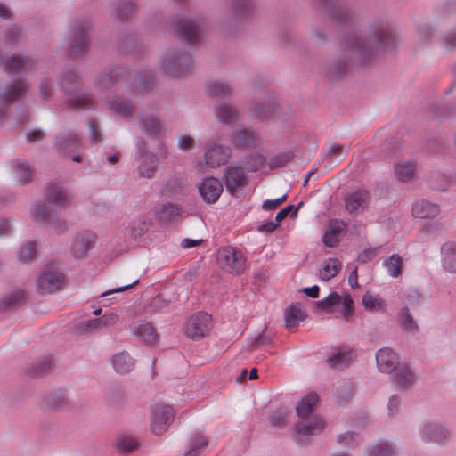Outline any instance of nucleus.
Returning a JSON list of instances; mask_svg holds the SVG:
<instances>
[{"label": "nucleus", "instance_id": "nucleus-29", "mask_svg": "<svg viewBox=\"0 0 456 456\" xmlns=\"http://www.w3.org/2000/svg\"><path fill=\"white\" fill-rule=\"evenodd\" d=\"M133 334L143 343L153 346L158 341V335L150 322H142L134 330Z\"/></svg>", "mask_w": 456, "mask_h": 456}, {"label": "nucleus", "instance_id": "nucleus-17", "mask_svg": "<svg viewBox=\"0 0 456 456\" xmlns=\"http://www.w3.org/2000/svg\"><path fill=\"white\" fill-rule=\"evenodd\" d=\"M370 193L365 190L356 191L345 197V206L348 212L354 213L364 209L370 201Z\"/></svg>", "mask_w": 456, "mask_h": 456}, {"label": "nucleus", "instance_id": "nucleus-50", "mask_svg": "<svg viewBox=\"0 0 456 456\" xmlns=\"http://www.w3.org/2000/svg\"><path fill=\"white\" fill-rule=\"evenodd\" d=\"M110 109L122 117H129L134 111V108L130 103L120 99L111 101L110 102Z\"/></svg>", "mask_w": 456, "mask_h": 456}, {"label": "nucleus", "instance_id": "nucleus-12", "mask_svg": "<svg viewBox=\"0 0 456 456\" xmlns=\"http://www.w3.org/2000/svg\"><path fill=\"white\" fill-rule=\"evenodd\" d=\"M86 28H87L83 25L75 29L71 35L70 45L69 49V55L70 57H77L87 50L89 40Z\"/></svg>", "mask_w": 456, "mask_h": 456}, {"label": "nucleus", "instance_id": "nucleus-46", "mask_svg": "<svg viewBox=\"0 0 456 456\" xmlns=\"http://www.w3.org/2000/svg\"><path fill=\"white\" fill-rule=\"evenodd\" d=\"M141 163L138 167V173L140 177L142 178H151L152 177L156 167H157V162L156 159L153 155H151L146 158L139 159Z\"/></svg>", "mask_w": 456, "mask_h": 456}, {"label": "nucleus", "instance_id": "nucleus-24", "mask_svg": "<svg viewBox=\"0 0 456 456\" xmlns=\"http://www.w3.org/2000/svg\"><path fill=\"white\" fill-rule=\"evenodd\" d=\"M325 426V421L321 417H314L311 421L296 423L294 428L298 435L307 436L320 434Z\"/></svg>", "mask_w": 456, "mask_h": 456}, {"label": "nucleus", "instance_id": "nucleus-58", "mask_svg": "<svg viewBox=\"0 0 456 456\" xmlns=\"http://www.w3.org/2000/svg\"><path fill=\"white\" fill-rule=\"evenodd\" d=\"M135 12L132 3L124 1L117 7V16L120 20L128 19Z\"/></svg>", "mask_w": 456, "mask_h": 456}, {"label": "nucleus", "instance_id": "nucleus-14", "mask_svg": "<svg viewBox=\"0 0 456 456\" xmlns=\"http://www.w3.org/2000/svg\"><path fill=\"white\" fill-rule=\"evenodd\" d=\"M70 196L65 189L57 183H49L45 189V200L53 205L65 206L70 201Z\"/></svg>", "mask_w": 456, "mask_h": 456}, {"label": "nucleus", "instance_id": "nucleus-40", "mask_svg": "<svg viewBox=\"0 0 456 456\" xmlns=\"http://www.w3.org/2000/svg\"><path fill=\"white\" fill-rule=\"evenodd\" d=\"M216 115L220 121L230 123L239 118L240 111L233 105L220 104L216 107Z\"/></svg>", "mask_w": 456, "mask_h": 456}, {"label": "nucleus", "instance_id": "nucleus-42", "mask_svg": "<svg viewBox=\"0 0 456 456\" xmlns=\"http://www.w3.org/2000/svg\"><path fill=\"white\" fill-rule=\"evenodd\" d=\"M112 363L116 371L119 373H126L134 366V362L126 352L115 354L112 358Z\"/></svg>", "mask_w": 456, "mask_h": 456}, {"label": "nucleus", "instance_id": "nucleus-23", "mask_svg": "<svg viewBox=\"0 0 456 456\" xmlns=\"http://www.w3.org/2000/svg\"><path fill=\"white\" fill-rule=\"evenodd\" d=\"M139 126L142 132L148 135H157L164 129L161 121L157 117L146 113L139 115Z\"/></svg>", "mask_w": 456, "mask_h": 456}, {"label": "nucleus", "instance_id": "nucleus-4", "mask_svg": "<svg viewBox=\"0 0 456 456\" xmlns=\"http://www.w3.org/2000/svg\"><path fill=\"white\" fill-rule=\"evenodd\" d=\"M192 60L185 53L170 51L166 53L162 61V69L167 74L183 76L191 67Z\"/></svg>", "mask_w": 456, "mask_h": 456}, {"label": "nucleus", "instance_id": "nucleus-38", "mask_svg": "<svg viewBox=\"0 0 456 456\" xmlns=\"http://www.w3.org/2000/svg\"><path fill=\"white\" fill-rule=\"evenodd\" d=\"M319 397L316 393H309L303 397L296 407L297 414L300 418H306L312 411L314 405L318 403Z\"/></svg>", "mask_w": 456, "mask_h": 456}, {"label": "nucleus", "instance_id": "nucleus-49", "mask_svg": "<svg viewBox=\"0 0 456 456\" xmlns=\"http://www.w3.org/2000/svg\"><path fill=\"white\" fill-rule=\"evenodd\" d=\"M341 302V297L337 292H331L325 298L314 302V311L319 313L322 310L328 309L330 306L338 305Z\"/></svg>", "mask_w": 456, "mask_h": 456}, {"label": "nucleus", "instance_id": "nucleus-55", "mask_svg": "<svg viewBox=\"0 0 456 456\" xmlns=\"http://www.w3.org/2000/svg\"><path fill=\"white\" fill-rule=\"evenodd\" d=\"M137 446L136 441L132 437L121 436L117 439V449L121 453L133 452Z\"/></svg>", "mask_w": 456, "mask_h": 456}, {"label": "nucleus", "instance_id": "nucleus-36", "mask_svg": "<svg viewBox=\"0 0 456 456\" xmlns=\"http://www.w3.org/2000/svg\"><path fill=\"white\" fill-rule=\"evenodd\" d=\"M208 444V440L202 435L192 434L189 438L187 450L183 456H199Z\"/></svg>", "mask_w": 456, "mask_h": 456}, {"label": "nucleus", "instance_id": "nucleus-27", "mask_svg": "<svg viewBox=\"0 0 456 456\" xmlns=\"http://www.w3.org/2000/svg\"><path fill=\"white\" fill-rule=\"evenodd\" d=\"M306 318L305 312L298 303L289 305L284 311V321L286 328L296 327L300 322Z\"/></svg>", "mask_w": 456, "mask_h": 456}, {"label": "nucleus", "instance_id": "nucleus-30", "mask_svg": "<svg viewBox=\"0 0 456 456\" xmlns=\"http://www.w3.org/2000/svg\"><path fill=\"white\" fill-rule=\"evenodd\" d=\"M399 327L405 332L412 333L419 330L417 321L413 318L408 306H403L397 314Z\"/></svg>", "mask_w": 456, "mask_h": 456}, {"label": "nucleus", "instance_id": "nucleus-48", "mask_svg": "<svg viewBox=\"0 0 456 456\" xmlns=\"http://www.w3.org/2000/svg\"><path fill=\"white\" fill-rule=\"evenodd\" d=\"M362 305L368 311H378L383 309L386 305L385 300L379 296L366 292L362 297Z\"/></svg>", "mask_w": 456, "mask_h": 456}, {"label": "nucleus", "instance_id": "nucleus-5", "mask_svg": "<svg viewBox=\"0 0 456 456\" xmlns=\"http://www.w3.org/2000/svg\"><path fill=\"white\" fill-rule=\"evenodd\" d=\"M175 414L169 405L156 403L151 408V431L156 435L166 432L174 419Z\"/></svg>", "mask_w": 456, "mask_h": 456}, {"label": "nucleus", "instance_id": "nucleus-60", "mask_svg": "<svg viewBox=\"0 0 456 456\" xmlns=\"http://www.w3.org/2000/svg\"><path fill=\"white\" fill-rule=\"evenodd\" d=\"M184 184L181 181L174 179L167 183L166 190L171 195H177L184 191Z\"/></svg>", "mask_w": 456, "mask_h": 456}, {"label": "nucleus", "instance_id": "nucleus-26", "mask_svg": "<svg viewBox=\"0 0 456 456\" xmlns=\"http://www.w3.org/2000/svg\"><path fill=\"white\" fill-rule=\"evenodd\" d=\"M155 216L160 222H177L181 218V209L176 205L164 203L155 210Z\"/></svg>", "mask_w": 456, "mask_h": 456}, {"label": "nucleus", "instance_id": "nucleus-32", "mask_svg": "<svg viewBox=\"0 0 456 456\" xmlns=\"http://www.w3.org/2000/svg\"><path fill=\"white\" fill-rule=\"evenodd\" d=\"M44 404L50 410L61 411L69 405V401L61 391H54L45 397Z\"/></svg>", "mask_w": 456, "mask_h": 456}, {"label": "nucleus", "instance_id": "nucleus-21", "mask_svg": "<svg viewBox=\"0 0 456 456\" xmlns=\"http://www.w3.org/2000/svg\"><path fill=\"white\" fill-rule=\"evenodd\" d=\"M0 63L6 72L27 70L33 66V61L28 56H12L9 58H1Z\"/></svg>", "mask_w": 456, "mask_h": 456}, {"label": "nucleus", "instance_id": "nucleus-9", "mask_svg": "<svg viewBox=\"0 0 456 456\" xmlns=\"http://www.w3.org/2000/svg\"><path fill=\"white\" fill-rule=\"evenodd\" d=\"M223 181L226 190L233 195L238 189L246 183V175L243 167L239 166H229L223 174Z\"/></svg>", "mask_w": 456, "mask_h": 456}, {"label": "nucleus", "instance_id": "nucleus-52", "mask_svg": "<svg viewBox=\"0 0 456 456\" xmlns=\"http://www.w3.org/2000/svg\"><path fill=\"white\" fill-rule=\"evenodd\" d=\"M270 424L273 428H281L288 425V411L286 408L276 409L270 417Z\"/></svg>", "mask_w": 456, "mask_h": 456}, {"label": "nucleus", "instance_id": "nucleus-47", "mask_svg": "<svg viewBox=\"0 0 456 456\" xmlns=\"http://www.w3.org/2000/svg\"><path fill=\"white\" fill-rule=\"evenodd\" d=\"M14 174L18 182L21 184H27L31 179V169L28 164L24 160H18L15 162Z\"/></svg>", "mask_w": 456, "mask_h": 456}, {"label": "nucleus", "instance_id": "nucleus-39", "mask_svg": "<svg viewBox=\"0 0 456 456\" xmlns=\"http://www.w3.org/2000/svg\"><path fill=\"white\" fill-rule=\"evenodd\" d=\"M341 266V263L338 258H329L325 261L322 268L319 270L318 276L321 280L328 281L339 273Z\"/></svg>", "mask_w": 456, "mask_h": 456}, {"label": "nucleus", "instance_id": "nucleus-54", "mask_svg": "<svg viewBox=\"0 0 456 456\" xmlns=\"http://www.w3.org/2000/svg\"><path fill=\"white\" fill-rule=\"evenodd\" d=\"M37 245L35 242H28L21 247L18 252L19 261L27 263L32 260L36 256Z\"/></svg>", "mask_w": 456, "mask_h": 456}, {"label": "nucleus", "instance_id": "nucleus-34", "mask_svg": "<svg viewBox=\"0 0 456 456\" xmlns=\"http://www.w3.org/2000/svg\"><path fill=\"white\" fill-rule=\"evenodd\" d=\"M232 92V86L223 80H216L207 86V94L214 98H226L230 96Z\"/></svg>", "mask_w": 456, "mask_h": 456}, {"label": "nucleus", "instance_id": "nucleus-2", "mask_svg": "<svg viewBox=\"0 0 456 456\" xmlns=\"http://www.w3.org/2000/svg\"><path fill=\"white\" fill-rule=\"evenodd\" d=\"M212 328V317L210 314L200 312L193 314L184 324V335L193 340L206 337Z\"/></svg>", "mask_w": 456, "mask_h": 456}, {"label": "nucleus", "instance_id": "nucleus-18", "mask_svg": "<svg viewBox=\"0 0 456 456\" xmlns=\"http://www.w3.org/2000/svg\"><path fill=\"white\" fill-rule=\"evenodd\" d=\"M126 75V69L124 68H117L109 72H102L96 77L95 86L98 89L110 88L118 80L125 78Z\"/></svg>", "mask_w": 456, "mask_h": 456}, {"label": "nucleus", "instance_id": "nucleus-35", "mask_svg": "<svg viewBox=\"0 0 456 456\" xmlns=\"http://www.w3.org/2000/svg\"><path fill=\"white\" fill-rule=\"evenodd\" d=\"M151 225L150 219L138 217L129 223L127 232L131 238L136 240L143 236L149 231Z\"/></svg>", "mask_w": 456, "mask_h": 456}, {"label": "nucleus", "instance_id": "nucleus-25", "mask_svg": "<svg viewBox=\"0 0 456 456\" xmlns=\"http://www.w3.org/2000/svg\"><path fill=\"white\" fill-rule=\"evenodd\" d=\"M411 212L414 217L425 219L436 217L439 214L440 209L436 204L422 200L416 201L412 205Z\"/></svg>", "mask_w": 456, "mask_h": 456}, {"label": "nucleus", "instance_id": "nucleus-22", "mask_svg": "<svg viewBox=\"0 0 456 456\" xmlns=\"http://www.w3.org/2000/svg\"><path fill=\"white\" fill-rule=\"evenodd\" d=\"M28 90V86L22 80L16 81L13 85L5 88L0 94V105L5 107L17 101Z\"/></svg>", "mask_w": 456, "mask_h": 456}, {"label": "nucleus", "instance_id": "nucleus-15", "mask_svg": "<svg viewBox=\"0 0 456 456\" xmlns=\"http://www.w3.org/2000/svg\"><path fill=\"white\" fill-rule=\"evenodd\" d=\"M377 365L380 371L391 373L397 370L398 356L389 347L379 349L376 354Z\"/></svg>", "mask_w": 456, "mask_h": 456}, {"label": "nucleus", "instance_id": "nucleus-3", "mask_svg": "<svg viewBox=\"0 0 456 456\" xmlns=\"http://www.w3.org/2000/svg\"><path fill=\"white\" fill-rule=\"evenodd\" d=\"M216 261L218 265L232 274H240L245 269V258L232 247H224L217 251Z\"/></svg>", "mask_w": 456, "mask_h": 456}, {"label": "nucleus", "instance_id": "nucleus-7", "mask_svg": "<svg viewBox=\"0 0 456 456\" xmlns=\"http://www.w3.org/2000/svg\"><path fill=\"white\" fill-rule=\"evenodd\" d=\"M96 235L90 231H84L76 235L71 244V254L75 258H84L94 246Z\"/></svg>", "mask_w": 456, "mask_h": 456}, {"label": "nucleus", "instance_id": "nucleus-41", "mask_svg": "<svg viewBox=\"0 0 456 456\" xmlns=\"http://www.w3.org/2000/svg\"><path fill=\"white\" fill-rule=\"evenodd\" d=\"M416 164L412 161L400 162L395 165V171L399 181L410 182L415 174Z\"/></svg>", "mask_w": 456, "mask_h": 456}, {"label": "nucleus", "instance_id": "nucleus-61", "mask_svg": "<svg viewBox=\"0 0 456 456\" xmlns=\"http://www.w3.org/2000/svg\"><path fill=\"white\" fill-rule=\"evenodd\" d=\"M303 205V202H300L298 204L297 207H294L293 205H289L287 206L286 208H282L281 210H280L277 214H276V216H275V221H277L279 224L281 221H282L284 218L287 217V216L291 212L293 211V216H297V213L298 211V209L300 208V207Z\"/></svg>", "mask_w": 456, "mask_h": 456}, {"label": "nucleus", "instance_id": "nucleus-64", "mask_svg": "<svg viewBox=\"0 0 456 456\" xmlns=\"http://www.w3.org/2000/svg\"><path fill=\"white\" fill-rule=\"evenodd\" d=\"M178 146L181 150H190L194 146V140L191 136L182 135L178 141Z\"/></svg>", "mask_w": 456, "mask_h": 456}, {"label": "nucleus", "instance_id": "nucleus-16", "mask_svg": "<svg viewBox=\"0 0 456 456\" xmlns=\"http://www.w3.org/2000/svg\"><path fill=\"white\" fill-rule=\"evenodd\" d=\"M80 145V136L77 133L63 132L56 136L55 147L63 154L78 150Z\"/></svg>", "mask_w": 456, "mask_h": 456}, {"label": "nucleus", "instance_id": "nucleus-6", "mask_svg": "<svg viewBox=\"0 0 456 456\" xmlns=\"http://www.w3.org/2000/svg\"><path fill=\"white\" fill-rule=\"evenodd\" d=\"M64 276L57 271H45L37 279V290L41 294H50L62 288Z\"/></svg>", "mask_w": 456, "mask_h": 456}, {"label": "nucleus", "instance_id": "nucleus-1", "mask_svg": "<svg viewBox=\"0 0 456 456\" xmlns=\"http://www.w3.org/2000/svg\"><path fill=\"white\" fill-rule=\"evenodd\" d=\"M396 36L392 29L384 24L370 27L368 41L363 43L354 36L344 38L342 50L346 57L361 63L373 57L379 51L395 43Z\"/></svg>", "mask_w": 456, "mask_h": 456}, {"label": "nucleus", "instance_id": "nucleus-63", "mask_svg": "<svg viewBox=\"0 0 456 456\" xmlns=\"http://www.w3.org/2000/svg\"><path fill=\"white\" fill-rule=\"evenodd\" d=\"M355 434L353 432H346L338 436V443L346 446H351L354 443Z\"/></svg>", "mask_w": 456, "mask_h": 456}, {"label": "nucleus", "instance_id": "nucleus-8", "mask_svg": "<svg viewBox=\"0 0 456 456\" xmlns=\"http://www.w3.org/2000/svg\"><path fill=\"white\" fill-rule=\"evenodd\" d=\"M198 190L202 200L208 203L217 201L223 192L222 183L215 177H205L198 185Z\"/></svg>", "mask_w": 456, "mask_h": 456}, {"label": "nucleus", "instance_id": "nucleus-44", "mask_svg": "<svg viewBox=\"0 0 456 456\" xmlns=\"http://www.w3.org/2000/svg\"><path fill=\"white\" fill-rule=\"evenodd\" d=\"M53 369L51 359L44 358L35 362L28 369V373L31 377H40L50 373Z\"/></svg>", "mask_w": 456, "mask_h": 456}, {"label": "nucleus", "instance_id": "nucleus-45", "mask_svg": "<svg viewBox=\"0 0 456 456\" xmlns=\"http://www.w3.org/2000/svg\"><path fill=\"white\" fill-rule=\"evenodd\" d=\"M383 265L390 276L396 278L402 273L403 260L399 255L394 254L385 259Z\"/></svg>", "mask_w": 456, "mask_h": 456}, {"label": "nucleus", "instance_id": "nucleus-56", "mask_svg": "<svg viewBox=\"0 0 456 456\" xmlns=\"http://www.w3.org/2000/svg\"><path fill=\"white\" fill-rule=\"evenodd\" d=\"M369 456H395L394 449L386 442L379 443L369 452Z\"/></svg>", "mask_w": 456, "mask_h": 456}, {"label": "nucleus", "instance_id": "nucleus-19", "mask_svg": "<svg viewBox=\"0 0 456 456\" xmlns=\"http://www.w3.org/2000/svg\"><path fill=\"white\" fill-rule=\"evenodd\" d=\"M443 268L450 273H456V242L447 241L440 249Z\"/></svg>", "mask_w": 456, "mask_h": 456}, {"label": "nucleus", "instance_id": "nucleus-62", "mask_svg": "<svg viewBox=\"0 0 456 456\" xmlns=\"http://www.w3.org/2000/svg\"><path fill=\"white\" fill-rule=\"evenodd\" d=\"M67 102L69 105L76 108H86L93 102V100L88 96H83L73 100L68 99Z\"/></svg>", "mask_w": 456, "mask_h": 456}, {"label": "nucleus", "instance_id": "nucleus-37", "mask_svg": "<svg viewBox=\"0 0 456 456\" xmlns=\"http://www.w3.org/2000/svg\"><path fill=\"white\" fill-rule=\"evenodd\" d=\"M393 379L401 388H409L415 382L414 374L404 365L399 366L397 370L394 371Z\"/></svg>", "mask_w": 456, "mask_h": 456}, {"label": "nucleus", "instance_id": "nucleus-53", "mask_svg": "<svg viewBox=\"0 0 456 456\" xmlns=\"http://www.w3.org/2000/svg\"><path fill=\"white\" fill-rule=\"evenodd\" d=\"M266 162L265 156L259 153H252L248 156L245 167L249 172H255L261 168Z\"/></svg>", "mask_w": 456, "mask_h": 456}, {"label": "nucleus", "instance_id": "nucleus-33", "mask_svg": "<svg viewBox=\"0 0 456 456\" xmlns=\"http://www.w3.org/2000/svg\"><path fill=\"white\" fill-rule=\"evenodd\" d=\"M232 142L237 147H250L256 142L254 132L239 127L232 136Z\"/></svg>", "mask_w": 456, "mask_h": 456}, {"label": "nucleus", "instance_id": "nucleus-28", "mask_svg": "<svg viewBox=\"0 0 456 456\" xmlns=\"http://www.w3.org/2000/svg\"><path fill=\"white\" fill-rule=\"evenodd\" d=\"M346 224L342 221L332 220L330 222L329 230L322 236V242L327 247H336L339 242V234L343 232Z\"/></svg>", "mask_w": 456, "mask_h": 456}, {"label": "nucleus", "instance_id": "nucleus-10", "mask_svg": "<svg viewBox=\"0 0 456 456\" xmlns=\"http://www.w3.org/2000/svg\"><path fill=\"white\" fill-rule=\"evenodd\" d=\"M230 156L229 149L221 144L209 145L204 153L205 165L209 168H215L224 165Z\"/></svg>", "mask_w": 456, "mask_h": 456}, {"label": "nucleus", "instance_id": "nucleus-43", "mask_svg": "<svg viewBox=\"0 0 456 456\" xmlns=\"http://www.w3.org/2000/svg\"><path fill=\"white\" fill-rule=\"evenodd\" d=\"M424 434L428 442L441 443L446 438L445 430L439 425L431 423L424 428Z\"/></svg>", "mask_w": 456, "mask_h": 456}, {"label": "nucleus", "instance_id": "nucleus-13", "mask_svg": "<svg viewBox=\"0 0 456 456\" xmlns=\"http://www.w3.org/2000/svg\"><path fill=\"white\" fill-rule=\"evenodd\" d=\"M174 29L181 39L187 42L196 41L201 34L200 26L191 20H183L176 22Z\"/></svg>", "mask_w": 456, "mask_h": 456}, {"label": "nucleus", "instance_id": "nucleus-20", "mask_svg": "<svg viewBox=\"0 0 456 456\" xmlns=\"http://www.w3.org/2000/svg\"><path fill=\"white\" fill-rule=\"evenodd\" d=\"M119 322V317L114 313H109L103 314L102 317L97 319H91L86 323H81L80 330L82 331H94L101 328L111 327Z\"/></svg>", "mask_w": 456, "mask_h": 456}, {"label": "nucleus", "instance_id": "nucleus-31", "mask_svg": "<svg viewBox=\"0 0 456 456\" xmlns=\"http://www.w3.org/2000/svg\"><path fill=\"white\" fill-rule=\"evenodd\" d=\"M327 13L334 22L339 25L347 23L354 18L352 11L342 4H334L329 7Z\"/></svg>", "mask_w": 456, "mask_h": 456}, {"label": "nucleus", "instance_id": "nucleus-51", "mask_svg": "<svg viewBox=\"0 0 456 456\" xmlns=\"http://www.w3.org/2000/svg\"><path fill=\"white\" fill-rule=\"evenodd\" d=\"M25 295L21 290H17L9 296L0 299V312L11 309L23 301Z\"/></svg>", "mask_w": 456, "mask_h": 456}, {"label": "nucleus", "instance_id": "nucleus-11", "mask_svg": "<svg viewBox=\"0 0 456 456\" xmlns=\"http://www.w3.org/2000/svg\"><path fill=\"white\" fill-rule=\"evenodd\" d=\"M32 217L36 222L53 225L57 230L63 231L65 223L57 218L54 211L49 209L45 204H38L32 211Z\"/></svg>", "mask_w": 456, "mask_h": 456}, {"label": "nucleus", "instance_id": "nucleus-57", "mask_svg": "<svg viewBox=\"0 0 456 456\" xmlns=\"http://www.w3.org/2000/svg\"><path fill=\"white\" fill-rule=\"evenodd\" d=\"M351 356L346 353H337L328 359V362L331 368H340L348 364Z\"/></svg>", "mask_w": 456, "mask_h": 456}, {"label": "nucleus", "instance_id": "nucleus-59", "mask_svg": "<svg viewBox=\"0 0 456 456\" xmlns=\"http://www.w3.org/2000/svg\"><path fill=\"white\" fill-rule=\"evenodd\" d=\"M254 10V4L250 0H239L235 4V12L240 17L250 14Z\"/></svg>", "mask_w": 456, "mask_h": 456}]
</instances>
